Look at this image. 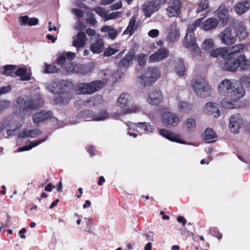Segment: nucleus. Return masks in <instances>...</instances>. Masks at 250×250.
I'll use <instances>...</instances> for the list:
<instances>
[{
  "label": "nucleus",
  "mask_w": 250,
  "mask_h": 250,
  "mask_svg": "<svg viewBox=\"0 0 250 250\" xmlns=\"http://www.w3.org/2000/svg\"><path fill=\"white\" fill-rule=\"evenodd\" d=\"M43 101L40 96L32 97H20L16 100L15 112L22 117L30 114L32 110L37 109L43 104Z\"/></svg>",
  "instance_id": "1"
},
{
  "label": "nucleus",
  "mask_w": 250,
  "mask_h": 250,
  "mask_svg": "<svg viewBox=\"0 0 250 250\" xmlns=\"http://www.w3.org/2000/svg\"><path fill=\"white\" fill-rule=\"evenodd\" d=\"M201 23V20L198 19L194 23L191 24L187 29L184 39V46L192 52L194 56H199L200 54V49L196 42L194 31L200 25Z\"/></svg>",
  "instance_id": "2"
},
{
  "label": "nucleus",
  "mask_w": 250,
  "mask_h": 250,
  "mask_svg": "<svg viewBox=\"0 0 250 250\" xmlns=\"http://www.w3.org/2000/svg\"><path fill=\"white\" fill-rule=\"evenodd\" d=\"M132 101L131 96L126 93H122L117 99L115 105L121 109L123 114L135 113L141 111V108L137 104L129 105Z\"/></svg>",
  "instance_id": "3"
},
{
  "label": "nucleus",
  "mask_w": 250,
  "mask_h": 250,
  "mask_svg": "<svg viewBox=\"0 0 250 250\" xmlns=\"http://www.w3.org/2000/svg\"><path fill=\"white\" fill-rule=\"evenodd\" d=\"M161 121L164 126L172 128L177 126L180 121L179 115L166 108L161 109Z\"/></svg>",
  "instance_id": "4"
},
{
  "label": "nucleus",
  "mask_w": 250,
  "mask_h": 250,
  "mask_svg": "<svg viewBox=\"0 0 250 250\" xmlns=\"http://www.w3.org/2000/svg\"><path fill=\"white\" fill-rule=\"evenodd\" d=\"M192 86L198 97L205 98L211 95V88L205 78L199 79L195 81L192 84Z\"/></svg>",
  "instance_id": "5"
},
{
  "label": "nucleus",
  "mask_w": 250,
  "mask_h": 250,
  "mask_svg": "<svg viewBox=\"0 0 250 250\" xmlns=\"http://www.w3.org/2000/svg\"><path fill=\"white\" fill-rule=\"evenodd\" d=\"M104 85L101 81H95L89 83H80L76 87L78 94H91L100 90Z\"/></svg>",
  "instance_id": "6"
},
{
  "label": "nucleus",
  "mask_w": 250,
  "mask_h": 250,
  "mask_svg": "<svg viewBox=\"0 0 250 250\" xmlns=\"http://www.w3.org/2000/svg\"><path fill=\"white\" fill-rule=\"evenodd\" d=\"M161 71L157 67H149L145 75L139 77V82L145 87L149 86L160 77Z\"/></svg>",
  "instance_id": "7"
},
{
  "label": "nucleus",
  "mask_w": 250,
  "mask_h": 250,
  "mask_svg": "<svg viewBox=\"0 0 250 250\" xmlns=\"http://www.w3.org/2000/svg\"><path fill=\"white\" fill-rule=\"evenodd\" d=\"M78 117L81 118L91 119L96 121H103L108 118V114L105 110H101L96 114H94L92 111L87 110L81 112L78 115Z\"/></svg>",
  "instance_id": "8"
},
{
  "label": "nucleus",
  "mask_w": 250,
  "mask_h": 250,
  "mask_svg": "<svg viewBox=\"0 0 250 250\" xmlns=\"http://www.w3.org/2000/svg\"><path fill=\"white\" fill-rule=\"evenodd\" d=\"M64 68L69 73H79L81 74H85L88 73L91 70L90 66L87 65H82L80 64H75L69 62L64 66Z\"/></svg>",
  "instance_id": "9"
},
{
  "label": "nucleus",
  "mask_w": 250,
  "mask_h": 250,
  "mask_svg": "<svg viewBox=\"0 0 250 250\" xmlns=\"http://www.w3.org/2000/svg\"><path fill=\"white\" fill-rule=\"evenodd\" d=\"M229 128L231 132L237 133L243 125L242 116L238 113L232 115L229 118Z\"/></svg>",
  "instance_id": "10"
},
{
  "label": "nucleus",
  "mask_w": 250,
  "mask_h": 250,
  "mask_svg": "<svg viewBox=\"0 0 250 250\" xmlns=\"http://www.w3.org/2000/svg\"><path fill=\"white\" fill-rule=\"evenodd\" d=\"M166 39L170 42H174L179 40L180 37L179 28L176 21L172 22L167 28Z\"/></svg>",
  "instance_id": "11"
},
{
  "label": "nucleus",
  "mask_w": 250,
  "mask_h": 250,
  "mask_svg": "<svg viewBox=\"0 0 250 250\" xmlns=\"http://www.w3.org/2000/svg\"><path fill=\"white\" fill-rule=\"evenodd\" d=\"M163 99L161 91L159 89H152L146 96V102L151 105H158Z\"/></svg>",
  "instance_id": "12"
},
{
  "label": "nucleus",
  "mask_w": 250,
  "mask_h": 250,
  "mask_svg": "<svg viewBox=\"0 0 250 250\" xmlns=\"http://www.w3.org/2000/svg\"><path fill=\"white\" fill-rule=\"evenodd\" d=\"M219 37L221 42L227 45H230L235 42V37L231 27H227L220 33Z\"/></svg>",
  "instance_id": "13"
},
{
  "label": "nucleus",
  "mask_w": 250,
  "mask_h": 250,
  "mask_svg": "<svg viewBox=\"0 0 250 250\" xmlns=\"http://www.w3.org/2000/svg\"><path fill=\"white\" fill-rule=\"evenodd\" d=\"M127 125L130 129H133L134 131L137 130V128L143 129L147 134H152L155 130L154 126L147 122H139L138 123L127 122Z\"/></svg>",
  "instance_id": "14"
},
{
  "label": "nucleus",
  "mask_w": 250,
  "mask_h": 250,
  "mask_svg": "<svg viewBox=\"0 0 250 250\" xmlns=\"http://www.w3.org/2000/svg\"><path fill=\"white\" fill-rule=\"evenodd\" d=\"M233 31L236 38L242 41L248 36V32L244 23L242 21H237L233 26Z\"/></svg>",
  "instance_id": "15"
},
{
  "label": "nucleus",
  "mask_w": 250,
  "mask_h": 250,
  "mask_svg": "<svg viewBox=\"0 0 250 250\" xmlns=\"http://www.w3.org/2000/svg\"><path fill=\"white\" fill-rule=\"evenodd\" d=\"M181 2L180 0H171L167 8V15L169 17L178 16L181 12Z\"/></svg>",
  "instance_id": "16"
},
{
  "label": "nucleus",
  "mask_w": 250,
  "mask_h": 250,
  "mask_svg": "<svg viewBox=\"0 0 250 250\" xmlns=\"http://www.w3.org/2000/svg\"><path fill=\"white\" fill-rule=\"evenodd\" d=\"M225 62L220 65V67L224 70L234 72L239 67L238 58L235 57L224 58Z\"/></svg>",
  "instance_id": "17"
},
{
  "label": "nucleus",
  "mask_w": 250,
  "mask_h": 250,
  "mask_svg": "<svg viewBox=\"0 0 250 250\" xmlns=\"http://www.w3.org/2000/svg\"><path fill=\"white\" fill-rule=\"evenodd\" d=\"M168 55V49L166 48H161L149 56V61L153 62H159L166 59Z\"/></svg>",
  "instance_id": "18"
},
{
  "label": "nucleus",
  "mask_w": 250,
  "mask_h": 250,
  "mask_svg": "<svg viewBox=\"0 0 250 250\" xmlns=\"http://www.w3.org/2000/svg\"><path fill=\"white\" fill-rule=\"evenodd\" d=\"M156 1H150L145 2L142 7V10L146 17H149L159 9V5Z\"/></svg>",
  "instance_id": "19"
},
{
  "label": "nucleus",
  "mask_w": 250,
  "mask_h": 250,
  "mask_svg": "<svg viewBox=\"0 0 250 250\" xmlns=\"http://www.w3.org/2000/svg\"><path fill=\"white\" fill-rule=\"evenodd\" d=\"M87 41L85 34L83 32H79L73 38L72 45L77 48V50L79 51V48L84 47Z\"/></svg>",
  "instance_id": "20"
},
{
  "label": "nucleus",
  "mask_w": 250,
  "mask_h": 250,
  "mask_svg": "<svg viewBox=\"0 0 250 250\" xmlns=\"http://www.w3.org/2000/svg\"><path fill=\"white\" fill-rule=\"evenodd\" d=\"M245 90L242 86L236 87L234 85L227 97L230 100L236 102L242 98L245 95Z\"/></svg>",
  "instance_id": "21"
},
{
  "label": "nucleus",
  "mask_w": 250,
  "mask_h": 250,
  "mask_svg": "<svg viewBox=\"0 0 250 250\" xmlns=\"http://www.w3.org/2000/svg\"><path fill=\"white\" fill-rule=\"evenodd\" d=\"M71 97V94L66 90L65 87L64 90H62L54 96V101L56 104H67Z\"/></svg>",
  "instance_id": "22"
},
{
  "label": "nucleus",
  "mask_w": 250,
  "mask_h": 250,
  "mask_svg": "<svg viewBox=\"0 0 250 250\" xmlns=\"http://www.w3.org/2000/svg\"><path fill=\"white\" fill-rule=\"evenodd\" d=\"M159 133L163 137L167 138L170 141L180 144L184 143V142L180 139L179 135L174 132H170L165 129H159Z\"/></svg>",
  "instance_id": "23"
},
{
  "label": "nucleus",
  "mask_w": 250,
  "mask_h": 250,
  "mask_svg": "<svg viewBox=\"0 0 250 250\" xmlns=\"http://www.w3.org/2000/svg\"><path fill=\"white\" fill-rule=\"evenodd\" d=\"M159 133L163 137L167 138L170 141L180 144L184 143V142L180 139L179 135L174 132H170L165 129H159Z\"/></svg>",
  "instance_id": "24"
},
{
  "label": "nucleus",
  "mask_w": 250,
  "mask_h": 250,
  "mask_svg": "<svg viewBox=\"0 0 250 250\" xmlns=\"http://www.w3.org/2000/svg\"><path fill=\"white\" fill-rule=\"evenodd\" d=\"M245 48V45L243 43L236 44L228 49L226 48L227 54L223 55L224 58L235 57L239 53H242Z\"/></svg>",
  "instance_id": "25"
},
{
  "label": "nucleus",
  "mask_w": 250,
  "mask_h": 250,
  "mask_svg": "<svg viewBox=\"0 0 250 250\" xmlns=\"http://www.w3.org/2000/svg\"><path fill=\"white\" fill-rule=\"evenodd\" d=\"M204 111L205 113L209 115H213L216 118L220 116L218 104L213 102L207 103L204 107Z\"/></svg>",
  "instance_id": "26"
},
{
  "label": "nucleus",
  "mask_w": 250,
  "mask_h": 250,
  "mask_svg": "<svg viewBox=\"0 0 250 250\" xmlns=\"http://www.w3.org/2000/svg\"><path fill=\"white\" fill-rule=\"evenodd\" d=\"M234 85L230 80L225 79L223 80L219 85L217 90L220 94L227 96V94L231 90Z\"/></svg>",
  "instance_id": "27"
},
{
  "label": "nucleus",
  "mask_w": 250,
  "mask_h": 250,
  "mask_svg": "<svg viewBox=\"0 0 250 250\" xmlns=\"http://www.w3.org/2000/svg\"><path fill=\"white\" fill-rule=\"evenodd\" d=\"M52 113L50 111H42L35 114L32 117L33 122L37 124L51 118Z\"/></svg>",
  "instance_id": "28"
},
{
  "label": "nucleus",
  "mask_w": 250,
  "mask_h": 250,
  "mask_svg": "<svg viewBox=\"0 0 250 250\" xmlns=\"http://www.w3.org/2000/svg\"><path fill=\"white\" fill-rule=\"evenodd\" d=\"M200 19L201 20V23L198 27L205 31L210 30L215 28L218 23V20L215 18H209L203 22L202 19Z\"/></svg>",
  "instance_id": "29"
},
{
  "label": "nucleus",
  "mask_w": 250,
  "mask_h": 250,
  "mask_svg": "<svg viewBox=\"0 0 250 250\" xmlns=\"http://www.w3.org/2000/svg\"><path fill=\"white\" fill-rule=\"evenodd\" d=\"M134 54L133 50L129 51L119 62V67L125 68L130 66L133 60Z\"/></svg>",
  "instance_id": "30"
},
{
  "label": "nucleus",
  "mask_w": 250,
  "mask_h": 250,
  "mask_svg": "<svg viewBox=\"0 0 250 250\" xmlns=\"http://www.w3.org/2000/svg\"><path fill=\"white\" fill-rule=\"evenodd\" d=\"M65 85L61 81L51 82L47 87L48 90L51 93L57 95L62 90H64Z\"/></svg>",
  "instance_id": "31"
},
{
  "label": "nucleus",
  "mask_w": 250,
  "mask_h": 250,
  "mask_svg": "<svg viewBox=\"0 0 250 250\" xmlns=\"http://www.w3.org/2000/svg\"><path fill=\"white\" fill-rule=\"evenodd\" d=\"M216 14L222 25H225L228 22L229 14L228 11L225 8V6H220L216 11Z\"/></svg>",
  "instance_id": "32"
},
{
  "label": "nucleus",
  "mask_w": 250,
  "mask_h": 250,
  "mask_svg": "<svg viewBox=\"0 0 250 250\" xmlns=\"http://www.w3.org/2000/svg\"><path fill=\"white\" fill-rule=\"evenodd\" d=\"M250 8V0H243L236 3L234 7L235 11L239 15L247 12Z\"/></svg>",
  "instance_id": "33"
},
{
  "label": "nucleus",
  "mask_w": 250,
  "mask_h": 250,
  "mask_svg": "<svg viewBox=\"0 0 250 250\" xmlns=\"http://www.w3.org/2000/svg\"><path fill=\"white\" fill-rule=\"evenodd\" d=\"M197 123L194 118L190 117L186 119L183 122V126L187 132H192L196 128Z\"/></svg>",
  "instance_id": "34"
},
{
  "label": "nucleus",
  "mask_w": 250,
  "mask_h": 250,
  "mask_svg": "<svg viewBox=\"0 0 250 250\" xmlns=\"http://www.w3.org/2000/svg\"><path fill=\"white\" fill-rule=\"evenodd\" d=\"M20 24L21 26L29 25L34 26L39 23V20L36 18H29L27 16H24L19 18Z\"/></svg>",
  "instance_id": "35"
},
{
  "label": "nucleus",
  "mask_w": 250,
  "mask_h": 250,
  "mask_svg": "<svg viewBox=\"0 0 250 250\" xmlns=\"http://www.w3.org/2000/svg\"><path fill=\"white\" fill-rule=\"evenodd\" d=\"M90 49L93 53L99 54L101 53L104 49L103 40L98 39L95 42L92 43Z\"/></svg>",
  "instance_id": "36"
},
{
  "label": "nucleus",
  "mask_w": 250,
  "mask_h": 250,
  "mask_svg": "<svg viewBox=\"0 0 250 250\" xmlns=\"http://www.w3.org/2000/svg\"><path fill=\"white\" fill-rule=\"evenodd\" d=\"M31 74L24 68H19L16 70L15 76L18 77L22 81H27L31 79Z\"/></svg>",
  "instance_id": "37"
},
{
  "label": "nucleus",
  "mask_w": 250,
  "mask_h": 250,
  "mask_svg": "<svg viewBox=\"0 0 250 250\" xmlns=\"http://www.w3.org/2000/svg\"><path fill=\"white\" fill-rule=\"evenodd\" d=\"M239 67L243 70L250 69V61L246 59L244 55H241L238 57Z\"/></svg>",
  "instance_id": "38"
},
{
  "label": "nucleus",
  "mask_w": 250,
  "mask_h": 250,
  "mask_svg": "<svg viewBox=\"0 0 250 250\" xmlns=\"http://www.w3.org/2000/svg\"><path fill=\"white\" fill-rule=\"evenodd\" d=\"M215 48V45L212 39L208 38L205 39L201 44V48L207 53Z\"/></svg>",
  "instance_id": "39"
},
{
  "label": "nucleus",
  "mask_w": 250,
  "mask_h": 250,
  "mask_svg": "<svg viewBox=\"0 0 250 250\" xmlns=\"http://www.w3.org/2000/svg\"><path fill=\"white\" fill-rule=\"evenodd\" d=\"M101 31L102 32L107 33L109 38L111 39H115L118 35L117 31L113 26H104Z\"/></svg>",
  "instance_id": "40"
},
{
  "label": "nucleus",
  "mask_w": 250,
  "mask_h": 250,
  "mask_svg": "<svg viewBox=\"0 0 250 250\" xmlns=\"http://www.w3.org/2000/svg\"><path fill=\"white\" fill-rule=\"evenodd\" d=\"M46 138L43 139H40L39 140L34 141V142H30L29 146H25L23 147H20L18 149V151L22 152V151H24L29 150L31 149H32L33 147L38 146L40 144L45 142L46 141Z\"/></svg>",
  "instance_id": "41"
},
{
  "label": "nucleus",
  "mask_w": 250,
  "mask_h": 250,
  "mask_svg": "<svg viewBox=\"0 0 250 250\" xmlns=\"http://www.w3.org/2000/svg\"><path fill=\"white\" fill-rule=\"evenodd\" d=\"M178 107L181 112L189 113L192 108V105L188 102L182 101L178 103Z\"/></svg>",
  "instance_id": "42"
},
{
  "label": "nucleus",
  "mask_w": 250,
  "mask_h": 250,
  "mask_svg": "<svg viewBox=\"0 0 250 250\" xmlns=\"http://www.w3.org/2000/svg\"><path fill=\"white\" fill-rule=\"evenodd\" d=\"M210 56L212 57L215 58L220 55L222 58L224 59V57L223 55L227 54L226 48L220 47L218 48H213L211 51L209 52Z\"/></svg>",
  "instance_id": "43"
},
{
  "label": "nucleus",
  "mask_w": 250,
  "mask_h": 250,
  "mask_svg": "<svg viewBox=\"0 0 250 250\" xmlns=\"http://www.w3.org/2000/svg\"><path fill=\"white\" fill-rule=\"evenodd\" d=\"M135 23L136 19L134 17H132L129 21L128 26L124 31V34L129 35L133 34L136 29Z\"/></svg>",
  "instance_id": "44"
},
{
  "label": "nucleus",
  "mask_w": 250,
  "mask_h": 250,
  "mask_svg": "<svg viewBox=\"0 0 250 250\" xmlns=\"http://www.w3.org/2000/svg\"><path fill=\"white\" fill-rule=\"evenodd\" d=\"M235 102H236L233 101L226 97L222 100L221 104L222 106L224 108L233 109L235 107Z\"/></svg>",
  "instance_id": "45"
},
{
  "label": "nucleus",
  "mask_w": 250,
  "mask_h": 250,
  "mask_svg": "<svg viewBox=\"0 0 250 250\" xmlns=\"http://www.w3.org/2000/svg\"><path fill=\"white\" fill-rule=\"evenodd\" d=\"M3 74L6 76L15 77L16 66L14 65H7L4 66Z\"/></svg>",
  "instance_id": "46"
},
{
  "label": "nucleus",
  "mask_w": 250,
  "mask_h": 250,
  "mask_svg": "<svg viewBox=\"0 0 250 250\" xmlns=\"http://www.w3.org/2000/svg\"><path fill=\"white\" fill-rule=\"evenodd\" d=\"M217 135L211 128H207L203 134V138L205 140L210 141L211 139L216 138Z\"/></svg>",
  "instance_id": "47"
},
{
  "label": "nucleus",
  "mask_w": 250,
  "mask_h": 250,
  "mask_svg": "<svg viewBox=\"0 0 250 250\" xmlns=\"http://www.w3.org/2000/svg\"><path fill=\"white\" fill-rule=\"evenodd\" d=\"M185 66L183 62L179 61L176 65L175 72L179 76H183L185 74Z\"/></svg>",
  "instance_id": "48"
},
{
  "label": "nucleus",
  "mask_w": 250,
  "mask_h": 250,
  "mask_svg": "<svg viewBox=\"0 0 250 250\" xmlns=\"http://www.w3.org/2000/svg\"><path fill=\"white\" fill-rule=\"evenodd\" d=\"M44 69L43 70L44 73H52L58 72V68L55 65L48 64L46 63H44Z\"/></svg>",
  "instance_id": "49"
},
{
  "label": "nucleus",
  "mask_w": 250,
  "mask_h": 250,
  "mask_svg": "<svg viewBox=\"0 0 250 250\" xmlns=\"http://www.w3.org/2000/svg\"><path fill=\"white\" fill-rule=\"evenodd\" d=\"M23 125V122L21 123H19V125H16V126L13 127V129H7L6 130V133L8 135V137H11L14 136L17 134V131L20 129Z\"/></svg>",
  "instance_id": "50"
},
{
  "label": "nucleus",
  "mask_w": 250,
  "mask_h": 250,
  "mask_svg": "<svg viewBox=\"0 0 250 250\" xmlns=\"http://www.w3.org/2000/svg\"><path fill=\"white\" fill-rule=\"evenodd\" d=\"M3 120L5 122V125H6L7 127H15L16 126V125H19V123L16 122V120L11 117H8L4 119Z\"/></svg>",
  "instance_id": "51"
},
{
  "label": "nucleus",
  "mask_w": 250,
  "mask_h": 250,
  "mask_svg": "<svg viewBox=\"0 0 250 250\" xmlns=\"http://www.w3.org/2000/svg\"><path fill=\"white\" fill-rule=\"evenodd\" d=\"M147 59V55L144 54H141L138 56V62L140 66L144 65Z\"/></svg>",
  "instance_id": "52"
},
{
  "label": "nucleus",
  "mask_w": 250,
  "mask_h": 250,
  "mask_svg": "<svg viewBox=\"0 0 250 250\" xmlns=\"http://www.w3.org/2000/svg\"><path fill=\"white\" fill-rule=\"evenodd\" d=\"M42 134V131L39 129H34L29 130L28 136L30 138H35L40 136Z\"/></svg>",
  "instance_id": "53"
},
{
  "label": "nucleus",
  "mask_w": 250,
  "mask_h": 250,
  "mask_svg": "<svg viewBox=\"0 0 250 250\" xmlns=\"http://www.w3.org/2000/svg\"><path fill=\"white\" fill-rule=\"evenodd\" d=\"M208 7V3L205 0L201 1L199 5V7L197 8V11L199 13L201 12Z\"/></svg>",
  "instance_id": "54"
},
{
  "label": "nucleus",
  "mask_w": 250,
  "mask_h": 250,
  "mask_svg": "<svg viewBox=\"0 0 250 250\" xmlns=\"http://www.w3.org/2000/svg\"><path fill=\"white\" fill-rule=\"evenodd\" d=\"M118 51V50L111 47L107 48L104 53L105 56H110Z\"/></svg>",
  "instance_id": "55"
},
{
  "label": "nucleus",
  "mask_w": 250,
  "mask_h": 250,
  "mask_svg": "<svg viewBox=\"0 0 250 250\" xmlns=\"http://www.w3.org/2000/svg\"><path fill=\"white\" fill-rule=\"evenodd\" d=\"M71 12L79 18H83L84 16V12L79 9H72Z\"/></svg>",
  "instance_id": "56"
},
{
  "label": "nucleus",
  "mask_w": 250,
  "mask_h": 250,
  "mask_svg": "<svg viewBox=\"0 0 250 250\" xmlns=\"http://www.w3.org/2000/svg\"><path fill=\"white\" fill-rule=\"evenodd\" d=\"M29 130L27 129H23L21 130L20 133L18 135V138L19 139L25 138L29 137Z\"/></svg>",
  "instance_id": "57"
},
{
  "label": "nucleus",
  "mask_w": 250,
  "mask_h": 250,
  "mask_svg": "<svg viewBox=\"0 0 250 250\" xmlns=\"http://www.w3.org/2000/svg\"><path fill=\"white\" fill-rule=\"evenodd\" d=\"M95 11L101 17H104L106 15V11L102 7H96L95 9Z\"/></svg>",
  "instance_id": "58"
},
{
  "label": "nucleus",
  "mask_w": 250,
  "mask_h": 250,
  "mask_svg": "<svg viewBox=\"0 0 250 250\" xmlns=\"http://www.w3.org/2000/svg\"><path fill=\"white\" fill-rule=\"evenodd\" d=\"M10 105V102L8 101H0V111L7 108Z\"/></svg>",
  "instance_id": "59"
},
{
  "label": "nucleus",
  "mask_w": 250,
  "mask_h": 250,
  "mask_svg": "<svg viewBox=\"0 0 250 250\" xmlns=\"http://www.w3.org/2000/svg\"><path fill=\"white\" fill-rule=\"evenodd\" d=\"M159 34V31L158 29H154L150 30L148 33V35L152 38L157 37Z\"/></svg>",
  "instance_id": "60"
},
{
  "label": "nucleus",
  "mask_w": 250,
  "mask_h": 250,
  "mask_svg": "<svg viewBox=\"0 0 250 250\" xmlns=\"http://www.w3.org/2000/svg\"><path fill=\"white\" fill-rule=\"evenodd\" d=\"M11 90V88L10 85L0 87V96L9 92Z\"/></svg>",
  "instance_id": "61"
},
{
  "label": "nucleus",
  "mask_w": 250,
  "mask_h": 250,
  "mask_svg": "<svg viewBox=\"0 0 250 250\" xmlns=\"http://www.w3.org/2000/svg\"><path fill=\"white\" fill-rule=\"evenodd\" d=\"M66 60V56L64 54L60 55L57 60V62L58 64L62 65L63 64Z\"/></svg>",
  "instance_id": "62"
},
{
  "label": "nucleus",
  "mask_w": 250,
  "mask_h": 250,
  "mask_svg": "<svg viewBox=\"0 0 250 250\" xmlns=\"http://www.w3.org/2000/svg\"><path fill=\"white\" fill-rule=\"evenodd\" d=\"M86 22L93 26H95L97 23V21L92 17H90L86 20Z\"/></svg>",
  "instance_id": "63"
},
{
  "label": "nucleus",
  "mask_w": 250,
  "mask_h": 250,
  "mask_svg": "<svg viewBox=\"0 0 250 250\" xmlns=\"http://www.w3.org/2000/svg\"><path fill=\"white\" fill-rule=\"evenodd\" d=\"M86 34L89 36H93L96 34V31L94 29L88 28L85 31Z\"/></svg>",
  "instance_id": "64"
}]
</instances>
